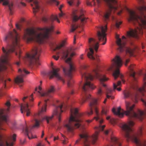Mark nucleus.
<instances>
[{"label": "nucleus", "mask_w": 146, "mask_h": 146, "mask_svg": "<svg viewBox=\"0 0 146 146\" xmlns=\"http://www.w3.org/2000/svg\"><path fill=\"white\" fill-rule=\"evenodd\" d=\"M83 56H84V54H82L80 55V58L81 59L83 60V58H84Z\"/></svg>", "instance_id": "4d7b16f0"}, {"label": "nucleus", "mask_w": 146, "mask_h": 146, "mask_svg": "<svg viewBox=\"0 0 146 146\" xmlns=\"http://www.w3.org/2000/svg\"><path fill=\"white\" fill-rule=\"evenodd\" d=\"M26 108V104L24 105L21 104V113H23V110L25 111V108Z\"/></svg>", "instance_id": "e433bc0d"}, {"label": "nucleus", "mask_w": 146, "mask_h": 146, "mask_svg": "<svg viewBox=\"0 0 146 146\" xmlns=\"http://www.w3.org/2000/svg\"><path fill=\"white\" fill-rule=\"evenodd\" d=\"M78 26L76 25L75 24H73L71 25V32H73L78 28Z\"/></svg>", "instance_id": "f704fd0d"}, {"label": "nucleus", "mask_w": 146, "mask_h": 146, "mask_svg": "<svg viewBox=\"0 0 146 146\" xmlns=\"http://www.w3.org/2000/svg\"><path fill=\"white\" fill-rule=\"evenodd\" d=\"M16 28L18 29L19 30L21 29V27L18 24H16Z\"/></svg>", "instance_id": "de8ad7c7"}, {"label": "nucleus", "mask_w": 146, "mask_h": 146, "mask_svg": "<svg viewBox=\"0 0 146 146\" xmlns=\"http://www.w3.org/2000/svg\"><path fill=\"white\" fill-rule=\"evenodd\" d=\"M54 87L51 85L50 86V89L48 91L42 93L38 91V92L41 96H47L49 98H51L52 97V94L54 92Z\"/></svg>", "instance_id": "5701e85b"}, {"label": "nucleus", "mask_w": 146, "mask_h": 146, "mask_svg": "<svg viewBox=\"0 0 146 146\" xmlns=\"http://www.w3.org/2000/svg\"><path fill=\"white\" fill-rule=\"evenodd\" d=\"M24 130L25 133L27 134L29 139L36 138V135H33L31 133H30L27 126L25 127V128L23 129V130Z\"/></svg>", "instance_id": "a878e982"}, {"label": "nucleus", "mask_w": 146, "mask_h": 146, "mask_svg": "<svg viewBox=\"0 0 146 146\" xmlns=\"http://www.w3.org/2000/svg\"><path fill=\"white\" fill-rule=\"evenodd\" d=\"M7 68L5 66H1L0 65V72L5 70Z\"/></svg>", "instance_id": "a19ab883"}, {"label": "nucleus", "mask_w": 146, "mask_h": 146, "mask_svg": "<svg viewBox=\"0 0 146 146\" xmlns=\"http://www.w3.org/2000/svg\"><path fill=\"white\" fill-rule=\"evenodd\" d=\"M97 100L96 99H92V102L90 103V111L88 112L87 114L88 116L90 115L93 114V110H94L97 117H95L94 119L96 121H98L100 124H101L103 122V120L100 119L98 115V111L96 106Z\"/></svg>", "instance_id": "4468645a"}, {"label": "nucleus", "mask_w": 146, "mask_h": 146, "mask_svg": "<svg viewBox=\"0 0 146 146\" xmlns=\"http://www.w3.org/2000/svg\"><path fill=\"white\" fill-rule=\"evenodd\" d=\"M63 105L62 104L60 105L57 106L55 109L54 110L52 116L50 117H48L45 116L42 117V119H40L41 122H42L44 120H46L48 123H49L50 121L52 120L54 115H56L58 119V121L59 122L61 121L60 115L61 113L63 112L62 108H64L65 107H63Z\"/></svg>", "instance_id": "9b49d317"}, {"label": "nucleus", "mask_w": 146, "mask_h": 146, "mask_svg": "<svg viewBox=\"0 0 146 146\" xmlns=\"http://www.w3.org/2000/svg\"><path fill=\"white\" fill-rule=\"evenodd\" d=\"M121 84V81H118L117 83V84L115 83H113V89L114 90L116 89L118 91H120L121 90V89L120 87L118 88H117V86H120Z\"/></svg>", "instance_id": "2f4dec72"}, {"label": "nucleus", "mask_w": 146, "mask_h": 146, "mask_svg": "<svg viewBox=\"0 0 146 146\" xmlns=\"http://www.w3.org/2000/svg\"><path fill=\"white\" fill-rule=\"evenodd\" d=\"M99 31H97V36L99 41H103L105 40L102 44V45H104L106 43L107 39L106 38V34L105 33L107 29V26L105 25L104 27L101 26L98 28Z\"/></svg>", "instance_id": "dca6fc26"}, {"label": "nucleus", "mask_w": 146, "mask_h": 146, "mask_svg": "<svg viewBox=\"0 0 146 146\" xmlns=\"http://www.w3.org/2000/svg\"><path fill=\"white\" fill-rule=\"evenodd\" d=\"M51 3H54L56 5H58L59 3V2L56 0H50Z\"/></svg>", "instance_id": "ea45409f"}, {"label": "nucleus", "mask_w": 146, "mask_h": 146, "mask_svg": "<svg viewBox=\"0 0 146 146\" xmlns=\"http://www.w3.org/2000/svg\"><path fill=\"white\" fill-rule=\"evenodd\" d=\"M49 100L48 99L47 100H44V106H43L41 109V111L40 112H39L38 113V115L39 116H40L42 113H44V112H45L46 111V107H47V104L46 102L47 101H48Z\"/></svg>", "instance_id": "c85d7f7f"}, {"label": "nucleus", "mask_w": 146, "mask_h": 146, "mask_svg": "<svg viewBox=\"0 0 146 146\" xmlns=\"http://www.w3.org/2000/svg\"><path fill=\"white\" fill-rule=\"evenodd\" d=\"M124 98L125 99L130 98L135 103L138 102L137 95L136 94H132L130 91L125 90L123 92Z\"/></svg>", "instance_id": "412c9836"}, {"label": "nucleus", "mask_w": 146, "mask_h": 146, "mask_svg": "<svg viewBox=\"0 0 146 146\" xmlns=\"http://www.w3.org/2000/svg\"><path fill=\"white\" fill-rule=\"evenodd\" d=\"M58 139V137H57V138H56V137H54V141H55V140H56V139Z\"/></svg>", "instance_id": "0e129e2a"}, {"label": "nucleus", "mask_w": 146, "mask_h": 146, "mask_svg": "<svg viewBox=\"0 0 146 146\" xmlns=\"http://www.w3.org/2000/svg\"><path fill=\"white\" fill-rule=\"evenodd\" d=\"M18 71L19 72H20L21 73H22V71L21 70V69H19L18 70Z\"/></svg>", "instance_id": "774afa93"}, {"label": "nucleus", "mask_w": 146, "mask_h": 146, "mask_svg": "<svg viewBox=\"0 0 146 146\" xmlns=\"http://www.w3.org/2000/svg\"><path fill=\"white\" fill-rule=\"evenodd\" d=\"M64 7L63 5H60V7L59 8V9L60 11L61 12H62V9Z\"/></svg>", "instance_id": "603ef678"}, {"label": "nucleus", "mask_w": 146, "mask_h": 146, "mask_svg": "<svg viewBox=\"0 0 146 146\" xmlns=\"http://www.w3.org/2000/svg\"><path fill=\"white\" fill-rule=\"evenodd\" d=\"M33 94L29 97L28 96H25L22 99V100L24 102H25V100L27 98H28L29 101L27 102L26 104V108H25V111L27 112L26 115L27 116H29L30 115L31 113L29 111V109L28 108L29 107H32L34 106L33 100L34 98H33Z\"/></svg>", "instance_id": "a211bd4d"}, {"label": "nucleus", "mask_w": 146, "mask_h": 146, "mask_svg": "<svg viewBox=\"0 0 146 146\" xmlns=\"http://www.w3.org/2000/svg\"><path fill=\"white\" fill-rule=\"evenodd\" d=\"M126 54L130 56L133 55V50L131 48H127L126 50Z\"/></svg>", "instance_id": "473e14b6"}, {"label": "nucleus", "mask_w": 146, "mask_h": 146, "mask_svg": "<svg viewBox=\"0 0 146 146\" xmlns=\"http://www.w3.org/2000/svg\"><path fill=\"white\" fill-rule=\"evenodd\" d=\"M109 132V131L108 130H106L104 132V133L105 134L107 135L108 134Z\"/></svg>", "instance_id": "5fc2aeb1"}, {"label": "nucleus", "mask_w": 146, "mask_h": 146, "mask_svg": "<svg viewBox=\"0 0 146 146\" xmlns=\"http://www.w3.org/2000/svg\"><path fill=\"white\" fill-rule=\"evenodd\" d=\"M33 3L35 5V7L33 8V11L34 13L35 14L37 12V11L35 10H39L40 9V7L38 5V1H35L33 2Z\"/></svg>", "instance_id": "7c9ffc66"}, {"label": "nucleus", "mask_w": 146, "mask_h": 146, "mask_svg": "<svg viewBox=\"0 0 146 146\" xmlns=\"http://www.w3.org/2000/svg\"><path fill=\"white\" fill-rule=\"evenodd\" d=\"M73 82V81H71L69 80L68 81L67 85L68 87H70L72 85V82Z\"/></svg>", "instance_id": "c03bdc74"}, {"label": "nucleus", "mask_w": 146, "mask_h": 146, "mask_svg": "<svg viewBox=\"0 0 146 146\" xmlns=\"http://www.w3.org/2000/svg\"><path fill=\"white\" fill-rule=\"evenodd\" d=\"M141 101L144 103L146 107V100L144 101L143 99ZM126 110L124 112H121V108L119 107L116 111L115 109L113 108L112 111L114 114L118 115L119 117H122L124 114L128 117L129 121L128 125L126 123H122L120 125V127L121 128L122 132L124 136L126 138L127 141L130 140H132L136 144L137 146H146V144L141 141L139 139V137L142 135V129L140 128L138 132L134 133L132 129L130 126H132L134 124L133 120L135 119H139L141 120L143 118L144 114L146 115V110L145 112H143L139 109L138 110L137 114L135 112L133 108L135 106L134 104L131 105L130 102L125 101Z\"/></svg>", "instance_id": "f257e3e1"}, {"label": "nucleus", "mask_w": 146, "mask_h": 146, "mask_svg": "<svg viewBox=\"0 0 146 146\" xmlns=\"http://www.w3.org/2000/svg\"><path fill=\"white\" fill-rule=\"evenodd\" d=\"M64 15V13H63L62 11V12L61 13L59 14V17L60 18L62 17Z\"/></svg>", "instance_id": "864d4df0"}, {"label": "nucleus", "mask_w": 146, "mask_h": 146, "mask_svg": "<svg viewBox=\"0 0 146 146\" xmlns=\"http://www.w3.org/2000/svg\"><path fill=\"white\" fill-rule=\"evenodd\" d=\"M13 33H9L6 36L4 41L7 42V45L5 47H2V50L3 53L1 58H0V62L1 63H7V58L10 54L16 50L15 55L18 56L19 58L21 57L22 52L19 48V36L15 29Z\"/></svg>", "instance_id": "20e7f679"}, {"label": "nucleus", "mask_w": 146, "mask_h": 146, "mask_svg": "<svg viewBox=\"0 0 146 146\" xmlns=\"http://www.w3.org/2000/svg\"><path fill=\"white\" fill-rule=\"evenodd\" d=\"M113 64L111 65L110 67L109 68V70L113 71L114 70L113 68H115L116 69L115 71L113 74V76L115 80H116L117 78L120 76V78L123 83L125 82V80L123 79V76L122 75H120L119 70L118 68L120 67L122 65V61L120 57L118 56H116L114 59H113Z\"/></svg>", "instance_id": "1a4fd4ad"}, {"label": "nucleus", "mask_w": 146, "mask_h": 146, "mask_svg": "<svg viewBox=\"0 0 146 146\" xmlns=\"http://www.w3.org/2000/svg\"><path fill=\"white\" fill-rule=\"evenodd\" d=\"M106 97L108 98H111V99H113L114 98V97H111V96L109 95L108 94L106 95Z\"/></svg>", "instance_id": "3c124183"}, {"label": "nucleus", "mask_w": 146, "mask_h": 146, "mask_svg": "<svg viewBox=\"0 0 146 146\" xmlns=\"http://www.w3.org/2000/svg\"><path fill=\"white\" fill-rule=\"evenodd\" d=\"M102 92L101 89L100 88H99L98 92V94L99 95H101L102 94Z\"/></svg>", "instance_id": "37998d69"}, {"label": "nucleus", "mask_w": 146, "mask_h": 146, "mask_svg": "<svg viewBox=\"0 0 146 146\" xmlns=\"http://www.w3.org/2000/svg\"><path fill=\"white\" fill-rule=\"evenodd\" d=\"M96 61H97L98 62H99V57H98V56L96 55Z\"/></svg>", "instance_id": "6e6d98bb"}, {"label": "nucleus", "mask_w": 146, "mask_h": 146, "mask_svg": "<svg viewBox=\"0 0 146 146\" xmlns=\"http://www.w3.org/2000/svg\"><path fill=\"white\" fill-rule=\"evenodd\" d=\"M21 4L23 6H26V5L25 4V3H23V2H21Z\"/></svg>", "instance_id": "13d9d810"}, {"label": "nucleus", "mask_w": 146, "mask_h": 146, "mask_svg": "<svg viewBox=\"0 0 146 146\" xmlns=\"http://www.w3.org/2000/svg\"><path fill=\"white\" fill-rule=\"evenodd\" d=\"M11 104L8 100L5 104V109H0V146H5V142L2 139L1 130H4L3 127V123H7L8 121L7 114L9 112Z\"/></svg>", "instance_id": "6e6552de"}, {"label": "nucleus", "mask_w": 146, "mask_h": 146, "mask_svg": "<svg viewBox=\"0 0 146 146\" xmlns=\"http://www.w3.org/2000/svg\"><path fill=\"white\" fill-rule=\"evenodd\" d=\"M128 69L130 71V76L132 77L133 80L134 82L133 84V88H136L141 92H145V87L146 86V82L145 81L146 80V74L143 78V80L144 82V83L143 86L142 88H138L136 84L137 80L135 77V72L133 71V66L131 64V65L128 67Z\"/></svg>", "instance_id": "ddd939ff"}, {"label": "nucleus", "mask_w": 146, "mask_h": 146, "mask_svg": "<svg viewBox=\"0 0 146 146\" xmlns=\"http://www.w3.org/2000/svg\"><path fill=\"white\" fill-rule=\"evenodd\" d=\"M69 54V52L68 50H62L60 52H56L57 56L54 55L53 56V58L56 60H57L58 59L60 56H61L62 59L65 60L68 58Z\"/></svg>", "instance_id": "aec40b11"}, {"label": "nucleus", "mask_w": 146, "mask_h": 146, "mask_svg": "<svg viewBox=\"0 0 146 146\" xmlns=\"http://www.w3.org/2000/svg\"><path fill=\"white\" fill-rule=\"evenodd\" d=\"M105 127V125L102 126L100 125L98 127H96L95 128L97 130L95 131V134L91 137H89L84 131H83L82 133L80 135V139L77 140L76 143H77L79 141H80L83 146H90L91 142H92L93 144H94L97 140L99 132L100 131H103Z\"/></svg>", "instance_id": "0eeeda50"}, {"label": "nucleus", "mask_w": 146, "mask_h": 146, "mask_svg": "<svg viewBox=\"0 0 146 146\" xmlns=\"http://www.w3.org/2000/svg\"><path fill=\"white\" fill-rule=\"evenodd\" d=\"M74 55V53H71L70 55V57L66 58L65 60L66 62L68 63L69 68L68 70L64 68L63 71L66 75L68 76L69 79L72 78V73L74 71L75 69L71 62V57H72Z\"/></svg>", "instance_id": "2eb2a0df"}, {"label": "nucleus", "mask_w": 146, "mask_h": 146, "mask_svg": "<svg viewBox=\"0 0 146 146\" xmlns=\"http://www.w3.org/2000/svg\"><path fill=\"white\" fill-rule=\"evenodd\" d=\"M122 22L121 21L119 22H117L115 23V26L117 28H119V25L122 23Z\"/></svg>", "instance_id": "79ce46f5"}, {"label": "nucleus", "mask_w": 146, "mask_h": 146, "mask_svg": "<svg viewBox=\"0 0 146 146\" xmlns=\"http://www.w3.org/2000/svg\"><path fill=\"white\" fill-rule=\"evenodd\" d=\"M117 41L116 43L119 46L118 49L120 52H122L123 50V48L125 44L126 39L125 37L124 36H122L123 40H122L121 38H119V37H117Z\"/></svg>", "instance_id": "4be33fe9"}, {"label": "nucleus", "mask_w": 146, "mask_h": 146, "mask_svg": "<svg viewBox=\"0 0 146 146\" xmlns=\"http://www.w3.org/2000/svg\"><path fill=\"white\" fill-rule=\"evenodd\" d=\"M110 116H108L106 118L107 120H109L110 119Z\"/></svg>", "instance_id": "69168bd1"}, {"label": "nucleus", "mask_w": 146, "mask_h": 146, "mask_svg": "<svg viewBox=\"0 0 146 146\" xmlns=\"http://www.w3.org/2000/svg\"><path fill=\"white\" fill-rule=\"evenodd\" d=\"M111 142L114 144L117 145V146H121V144L119 140L114 137H111Z\"/></svg>", "instance_id": "c756f323"}, {"label": "nucleus", "mask_w": 146, "mask_h": 146, "mask_svg": "<svg viewBox=\"0 0 146 146\" xmlns=\"http://www.w3.org/2000/svg\"><path fill=\"white\" fill-rule=\"evenodd\" d=\"M52 70L50 71L47 73H44L45 75L48 76H50V79H52L54 76L58 80H61L63 83H64V80L63 78L59 75L58 72L60 71L59 68H57L56 69L54 68H52Z\"/></svg>", "instance_id": "f3484780"}, {"label": "nucleus", "mask_w": 146, "mask_h": 146, "mask_svg": "<svg viewBox=\"0 0 146 146\" xmlns=\"http://www.w3.org/2000/svg\"><path fill=\"white\" fill-rule=\"evenodd\" d=\"M11 81V80L10 78H9L8 80H5L4 83H5V88L6 86V84L7 83V82L8 81Z\"/></svg>", "instance_id": "49530a36"}, {"label": "nucleus", "mask_w": 146, "mask_h": 146, "mask_svg": "<svg viewBox=\"0 0 146 146\" xmlns=\"http://www.w3.org/2000/svg\"><path fill=\"white\" fill-rule=\"evenodd\" d=\"M88 43L90 47L89 49L90 52H88L87 54V56L89 58L94 60L95 58L93 56L94 54L93 48H94L96 52H97L99 48V42H96L95 39L91 38L89 40Z\"/></svg>", "instance_id": "f8f14e48"}, {"label": "nucleus", "mask_w": 146, "mask_h": 146, "mask_svg": "<svg viewBox=\"0 0 146 146\" xmlns=\"http://www.w3.org/2000/svg\"><path fill=\"white\" fill-rule=\"evenodd\" d=\"M70 115L69 120V123L65 125L67 130L68 132H72L74 127L77 128L80 127L83 130L85 129L84 127L81 124V121L79 118L82 114L78 111L77 108H71L70 110Z\"/></svg>", "instance_id": "423d86ee"}, {"label": "nucleus", "mask_w": 146, "mask_h": 146, "mask_svg": "<svg viewBox=\"0 0 146 146\" xmlns=\"http://www.w3.org/2000/svg\"><path fill=\"white\" fill-rule=\"evenodd\" d=\"M65 41H63L62 43L60 44L59 45L57 46L56 48L54 49V51H55L56 50H59L62 47H63L65 45Z\"/></svg>", "instance_id": "72a5a7b5"}, {"label": "nucleus", "mask_w": 146, "mask_h": 146, "mask_svg": "<svg viewBox=\"0 0 146 146\" xmlns=\"http://www.w3.org/2000/svg\"><path fill=\"white\" fill-rule=\"evenodd\" d=\"M74 93V91L73 90H72L70 94L68 93V94L66 96V99H68L69 98V97L68 96V95L70 94H71L72 95Z\"/></svg>", "instance_id": "a18cd8bd"}, {"label": "nucleus", "mask_w": 146, "mask_h": 146, "mask_svg": "<svg viewBox=\"0 0 146 146\" xmlns=\"http://www.w3.org/2000/svg\"><path fill=\"white\" fill-rule=\"evenodd\" d=\"M35 124L34 126V127H38L40 125L39 121L37 119H35Z\"/></svg>", "instance_id": "4c0bfd02"}, {"label": "nucleus", "mask_w": 146, "mask_h": 146, "mask_svg": "<svg viewBox=\"0 0 146 146\" xmlns=\"http://www.w3.org/2000/svg\"><path fill=\"white\" fill-rule=\"evenodd\" d=\"M61 135L63 137L64 139V140L63 141V144H65L68 142V141L66 140V139H68L63 135L62 134Z\"/></svg>", "instance_id": "58836bf2"}, {"label": "nucleus", "mask_w": 146, "mask_h": 146, "mask_svg": "<svg viewBox=\"0 0 146 146\" xmlns=\"http://www.w3.org/2000/svg\"><path fill=\"white\" fill-rule=\"evenodd\" d=\"M122 10H121L120 11H119V12H118L117 14L118 15H120L122 13Z\"/></svg>", "instance_id": "052dcab7"}, {"label": "nucleus", "mask_w": 146, "mask_h": 146, "mask_svg": "<svg viewBox=\"0 0 146 146\" xmlns=\"http://www.w3.org/2000/svg\"><path fill=\"white\" fill-rule=\"evenodd\" d=\"M3 3V5H8L9 9L11 12L12 11V8L13 6V3H9V0H0V3Z\"/></svg>", "instance_id": "cd10ccee"}, {"label": "nucleus", "mask_w": 146, "mask_h": 146, "mask_svg": "<svg viewBox=\"0 0 146 146\" xmlns=\"http://www.w3.org/2000/svg\"><path fill=\"white\" fill-rule=\"evenodd\" d=\"M129 60L128 59H127L126 60L125 63V66H127V64L129 62Z\"/></svg>", "instance_id": "09e8293b"}, {"label": "nucleus", "mask_w": 146, "mask_h": 146, "mask_svg": "<svg viewBox=\"0 0 146 146\" xmlns=\"http://www.w3.org/2000/svg\"><path fill=\"white\" fill-rule=\"evenodd\" d=\"M92 121V120H86V122L88 123H90V122H91Z\"/></svg>", "instance_id": "bf43d9fd"}, {"label": "nucleus", "mask_w": 146, "mask_h": 146, "mask_svg": "<svg viewBox=\"0 0 146 146\" xmlns=\"http://www.w3.org/2000/svg\"><path fill=\"white\" fill-rule=\"evenodd\" d=\"M23 71L24 72L26 73V74H28L29 73V72L27 71L25 68H24L23 69Z\"/></svg>", "instance_id": "8fccbe9b"}, {"label": "nucleus", "mask_w": 146, "mask_h": 146, "mask_svg": "<svg viewBox=\"0 0 146 146\" xmlns=\"http://www.w3.org/2000/svg\"><path fill=\"white\" fill-rule=\"evenodd\" d=\"M78 11L77 10H75L72 12L73 21L76 22L80 19L81 23L84 24L86 22V20L87 18L84 17V14L82 10H81L80 12V15L79 17L76 14Z\"/></svg>", "instance_id": "6ab92c4d"}, {"label": "nucleus", "mask_w": 146, "mask_h": 146, "mask_svg": "<svg viewBox=\"0 0 146 146\" xmlns=\"http://www.w3.org/2000/svg\"><path fill=\"white\" fill-rule=\"evenodd\" d=\"M44 135V131H42V134L41 136V137L42 138Z\"/></svg>", "instance_id": "680f3d73"}, {"label": "nucleus", "mask_w": 146, "mask_h": 146, "mask_svg": "<svg viewBox=\"0 0 146 146\" xmlns=\"http://www.w3.org/2000/svg\"><path fill=\"white\" fill-rule=\"evenodd\" d=\"M88 67V66L85 64H82L80 66V72L82 80L85 82L82 85L81 84L82 89V98L80 102L81 104H83L86 100L90 98L91 96L88 94V92L90 90H93L96 88L95 86L90 82H88V80H92L94 77H95L99 79L102 86L106 88V85L103 83L109 79L106 77L105 75H102L99 73L100 70L98 66L93 70L92 75L86 73V70Z\"/></svg>", "instance_id": "7ed1b4c3"}, {"label": "nucleus", "mask_w": 146, "mask_h": 146, "mask_svg": "<svg viewBox=\"0 0 146 146\" xmlns=\"http://www.w3.org/2000/svg\"><path fill=\"white\" fill-rule=\"evenodd\" d=\"M56 20L58 23H60V21L58 19L57 16L52 15L48 19H47L45 17H43L42 18V21L46 23L50 22L52 23L54 20Z\"/></svg>", "instance_id": "b1692460"}, {"label": "nucleus", "mask_w": 146, "mask_h": 146, "mask_svg": "<svg viewBox=\"0 0 146 146\" xmlns=\"http://www.w3.org/2000/svg\"><path fill=\"white\" fill-rule=\"evenodd\" d=\"M108 111L109 110L107 108H104L102 109V114L106 115Z\"/></svg>", "instance_id": "c9c22d12"}, {"label": "nucleus", "mask_w": 146, "mask_h": 146, "mask_svg": "<svg viewBox=\"0 0 146 146\" xmlns=\"http://www.w3.org/2000/svg\"><path fill=\"white\" fill-rule=\"evenodd\" d=\"M53 28L54 27L51 26L49 29L38 28L37 30L33 28L27 29L25 31L23 38L28 42L35 41L39 43H42L44 39L48 38Z\"/></svg>", "instance_id": "39448f33"}, {"label": "nucleus", "mask_w": 146, "mask_h": 146, "mask_svg": "<svg viewBox=\"0 0 146 146\" xmlns=\"http://www.w3.org/2000/svg\"><path fill=\"white\" fill-rule=\"evenodd\" d=\"M106 3L109 10L107 11L104 15V17L105 20L109 19L111 15V12L112 10L115 11L117 10V7L116 6L117 2L116 0H104ZM141 5L138 8V9L140 12L141 16L137 15L132 10L127 9V11L129 14V17L128 21L129 22L135 21L137 23L138 26L136 27L134 30L130 29L129 31L127 32V37L133 38L138 39V34L142 35L143 33L146 34V16L145 14L146 13V3L144 0H138ZM97 3H99L100 0H96Z\"/></svg>", "instance_id": "f03ea898"}, {"label": "nucleus", "mask_w": 146, "mask_h": 146, "mask_svg": "<svg viewBox=\"0 0 146 146\" xmlns=\"http://www.w3.org/2000/svg\"><path fill=\"white\" fill-rule=\"evenodd\" d=\"M16 135L14 134L11 137H9L8 139V142H6V146H13V143L11 141H15L16 140Z\"/></svg>", "instance_id": "393cba45"}, {"label": "nucleus", "mask_w": 146, "mask_h": 146, "mask_svg": "<svg viewBox=\"0 0 146 146\" xmlns=\"http://www.w3.org/2000/svg\"><path fill=\"white\" fill-rule=\"evenodd\" d=\"M16 64L17 66H19L20 65V62H16Z\"/></svg>", "instance_id": "e2e57ef3"}, {"label": "nucleus", "mask_w": 146, "mask_h": 146, "mask_svg": "<svg viewBox=\"0 0 146 146\" xmlns=\"http://www.w3.org/2000/svg\"><path fill=\"white\" fill-rule=\"evenodd\" d=\"M33 50L32 54H28L27 57L31 65L35 64L38 66L40 65L39 56L40 55L41 50L36 47H35Z\"/></svg>", "instance_id": "9d476101"}, {"label": "nucleus", "mask_w": 146, "mask_h": 146, "mask_svg": "<svg viewBox=\"0 0 146 146\" xmlns=\"http://www.w3.org/2000/svg\"><path fill=\"white\" fill-rule=\"evenodd\" d=\"M38 89L40 91H41L42 90V88L40 86L38 87Z\"/></svg>", "instance_id": "338daca9"}, {"label": "nucleus", "mask_w": 146, "mask_h": 146, "mask_svg": "<svg viewBox=\"0 0 146 146\" xmlns=\"http://www.w3.org/2000/svg\"><path fill=\"white\" fill-rule=\"evenodd\" d=\"M23 75L22 74L20 76H18L15 79V83L17 84L19 87L21 88L23 86L22 84H21L23 82Z\"/></svg>", "instance_id": "bb28decb"}]
</instances>
